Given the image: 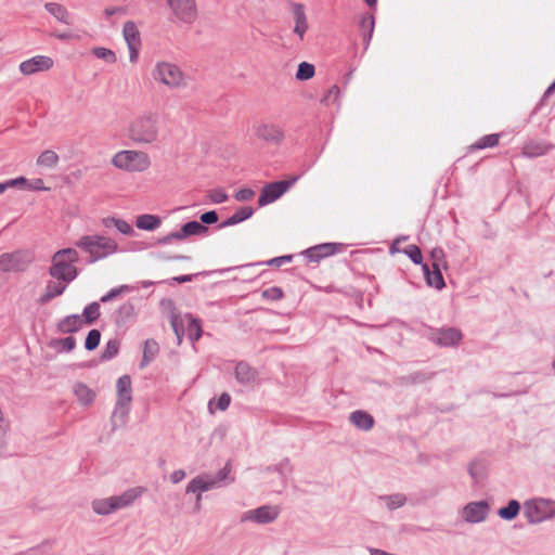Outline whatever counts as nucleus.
I'll return each instance as SVG.
<instances>
[{
	"mask_svg": "<svg viewBox=\"0 0 555 555\" xmlns=\"http://www.w3.org/2000/svg\"><path fill=\"white\" fill-rule=\"evenodd\" d=\"M162 131L160 115L155 111H146L129 124L127 134L137 145H155L160 142Z\"/></svg>",
	"mask_w": 555,
	"mask_h": 555,
	"instance_id": "1",
	"label": "nucleus"
},
{
	"mask_svg": "<svg viewBox=\"0 0 555 555\" xmlns=\"http://www.w3.org/2000/svg\"><path fill=\"white\" fill-rule=\"evenodd\" d=\"M152 77L155 82L168 90H184L189 87V77L175 63L158 61L152 69Z\"/></svg>",
	"mask_w": 555,
	"mask_h": 555,
	"instance_id": "2",
	"label": "nucleus"
},
{
	"mask_svg": "<svg viewBox=\"0 0 555 555\" xmlns=\"http://www.w3.org/2000/svg\"><path fill=\"white\" fill-rule=\"evenodd\" d=\"M111 164L118 170L139 173L147 171L152 166V160L144 151L120 150L112 156Z\"/></svg>",
	"mask_w": 555,
	"mask_h": 555,
	"instance_id": "3",
	"label": "nucleus"
},
{
	"mask_svg": "<svg viewBox=\"0 0 555 555\" xmlns=\"http://www.w3.org/2000/svg\"><path fill=\"white\" fill-rule=\"evenodd\" d=\"M78 261V253L74 248H65L56 251L52 258L50 268L51 276L65 283L73 281L77 275L74 263Z\"/></svg>",
	"mask_w": 555,
	"mask_h": 555,
	"instance_id": "4",
	"label": "nucleus"
},
{
	"mask_svg": "<svg viewBox=\"0 0 555 555\" xmlns=\"http://www.w3.org/2000/svg\"><path fill=\"white\" fill-rule=\"evenodd\" d=\"M76 246L88 253L91 261H96L113 255L118 248L115 240L101 235L81 236L76 242Z\"/></svg>",
	"mask_w": 555,
	"mask_h": 555,
	"instance_id": "5",
	"label": "nucleus"
},
{
	"mask_svg": "<svg viewBox=\"0 0 555 555\" xmlns=\"http://www.w3.org/2000/svg\"><path fill=\"white\" fill-rule=\"evenodd\" d=\"M289 14L292 18V34L298 42L302 43L310 30L306 5L300 2H291Z\"/></svg>",
	"mask_w": 555,
	"mask_h": 555,
	"instance_id": "6",
	"label": "nucleus"
},
{
	"mask_svg": "<svg viewBox=\"0 0 555 555\" xmlns=\"http://www.w3.org/2000/svg\"><path fill=\"white\" fill-rule=\"evenodd\" d=\"M524 514L531 524L542 522L555 515V503L544 499L527 501Z\"/></svg>",
	"mask_w": 555,
	"mask_h": 555,
	"instance_id": "7",
	"label": "nucleus"
},
{
	"mask_svg": "<svg viewBox=\"0 0 555 555\" xmlns=\"http://www.w3.org/2000/svg\"><path fill=\"white\" fill-rule=\"evenodd\" d=\"M254 135L257 140L280 145L284 141L285 134L282 128L271 121H259L254 125Z\"/></svg>",
	"mask_w": 555,
	"mask_h": 555,
	"instance_id": "8",
	"label": "nucleus"
},
{
	"mask_svg": "<svg viewBox=\"0 0 555 555\" xmlns=\"http://www.w3.org/2000/svg\"><path fill=\"white\" fill-rule=\"evenodd\" d=\"M33 257L29 253L18 250L14 253H5L0 256V271L14 272L23 271L31 262Z\"/></svg>",
	"mask_w": 555,
	"mask_h": 555,
	"instance_id": "9",
	"label": "nucleus"
},
{
	"mask_svg": "<svg viewBox=\"0 0 555 555\" xmlns=\"http://www.w3.org/2000/svg\"><path fill=\"white\" fill-rule=\"evenodd\" d=\"M297 178L291 180L276 181L266 184L258 198L259 206L269 205L279 199L295 182Z\"/></svg>",
	"mask_w": 555,
	"mask_h": 555,
	"instance_id": "10",
	"label": "nucleus"
},
{
	"mask_svg": "<svg viewBox=\"0 0 555 555\" xmlns=\"http://www.w3.org/2000/svg\"><path fill=\"white\" fill-rule=\"evenodd\" d=\"M173 16L183 23H192L197 16L195 0H166Z\"/></svg>",
	"mask_w": 555,
	"mask_h": 555,
	"instance_id": "11",
	"label": "nucleus"
},
{
	"mask_svg": "<svg viewBox=\"0 0 555 555\" xmlns=\"http://www.w3.org/2000/svg\"><path fill=\"white\" fill-rule=\"evenodd\" d=\"M122 36L129 49V61L135 64L139 60V51L141 48V36L137 25L128 21L124 24Z\"/></svg>",
	"mask_w": 555,
	"mask_h": 555,
	"instance_id": "12",
	"label": "nucleus"
},
{
	"mask_svg": "<svg viewBox=\"0 0 555 555\" xmlns=\"http://www.w3.org/2000/svg\"><path fill=\"white\" fill-rule=\"evenodd\" d=\"M229 472H230V468L228 466H225L216 476H209V475L198 476L189 482V485L186 487V492L194 493L196 491H207V490L211 489L212 487H215L218 482L223 480L227 477Z\"/></svg>",
	"mask_w": 555,
	"mask_h": 555,
	"instance_id": "13",
	"label": "nucleus"
},
{
	"mask_svg": "<svg viewBox=\"0 0 555 555\" xmlns=\"http://www.w3.org/2000/svg\"><path fill=\"white\" fill-rule=\"evenodd\" d=\"M53 60L46 55H36L20 64V70L23 75L29 76L39 72H46L53 67Z\"/></svg>",
	"mask_w": 555,
	"mask_h": 555,
	"instance_id": "14",
	"label": "nucleus"
},
{
	"mask_svg": "<svg viewBox=\"0 0 555 555\" xmlns=\"http://www.w3.org/2000/svg\"><path fill=\"white\" fill-rule=\"evenodd\" d=\"M117 406L120 409L128 408L132 401L131 378L124 375L117 380Z\"/></svg>",
	"mask_w": 555,
	"mask_h": 555,
	"instance_id": "15",
	"label": "nucleus"
},
{
	"mask_svg": "<svg viewBox=\"0 0 555 555\" xmlns=\"http://www.w3.org/2000/svg\"><path fill=\"white\" fill-rule=\"evenodd\" d=\"M488 512L489 506L486 502H473L464 507L462 516L468 522H479L486 518Z\"/></svg>",
	"mask_w": 555,
	"mask_h": 555,
	"instance_id": "16",
	"label": "nucleus"
},
{
	"mask_svg": "<svg viewBox=\"0 0 555 555\" xmlns=\"http://www.w3.org/2000/svg\"><path fill=\"white\" fill-rule=\"evenodd\" d=\"M207 231V228L198 221H190L185 223L179 232L170 233L166 236L165 242L171 240L182 241L192 235H199Z\"/></svg>",
	"mask_w": 555,
	"mask_h": 555,
	"instance_id": "17",
	"label": "nucleus"
},
{
	"mask_svg": "<svg viewBox=\"0 0 555 555\" xmlns=\"http://www.w3.org/2000/svg\"><path fill=\"white\" fill-rule=\"evenodd\" d=\"M279 515V509L272 506H262L257 509L249 511L245 514L244 519L257 521L259 524H268L273 521Z\"/></svg>",
	"mask_w": 555,
	"mask_h": 555,
	"instance_id": "18",
	"label": "nucleus"
},
{
	"mask_svg": "<svg viewBox=\"0 0 555 555\" xmlns=\"http://www.w3.org/2000/svg\"><path fill=\"white\" fill-rule=\"evenodd\" d=\"M462 339V334L455 328H444L435 334L434 340L440 346H453Z\"/></svg>",
	"mask_w": 555,
	"mask_h": 555,
	"instance_id": "19",
	"label": "nucleus"
},
{
	"mask_svg": "<svg viewBox=\"0 0 555 555\" xmlns=\"http://www.w3.org/2000/svg\"><path fill=\"white\" fill-rule=\"evenodd\" d=\"M44 8L57 22L65 25L72 24V16L64 5L55 2H49L46 3Z\"/></svg>",
	"mask_w": 555,
	"mask_h": 555,
	"instance_id": "20",
	"label": "nucleus"
},
{
	"mask_svg": "<svg viewBox=\"0 0 555 555\" xmlns=\"http://www.w3.org/2000/svg\"><path fill=\"white\" fill-rule=\"evenodd\" d=\"M140 489H130L118 496H111L113 502L114 511L130 505L137 498L141 495Z\"/></svg>",
	"mask_w": 555,
	"mask_h": 555,
	"instance_id": "21",
	"label": "nucleus"
},
{
	"mask_svg": "<svg viewBox=\"0 0 555 555\" xmlns=\"http://www.w3.org/2000/svg\"><path fill=\"white\" fill-rule=\"evenodd\" d=\"M423 269H424L427 282L430 286H434L437 289H441L444 286L443 276H442V273L440 271L438 263L433 266V271L429 270L427 264H424Z\"/></svg>",
	"mask_w": 555,
	"mask_h": 555,
	"instance_id": "22",
	"label": "nucleus"
},
{
	"mask_svg": "<svg viewBox=\"0 0 555 555\" xmlns=\"http://www.w3.org/2000/svg\"><path fill=\"white\" fill-rule=\"evenodd\" d=\"M83 325V318L79 314L66 317L59 324V328L63 333H74L81 328Z\"/></svg>",
	"mask_w": 555,
	"mask_h": 555,
	"instance_id": "23",
	"label": "nucleus"
},
{
	"mask_svg": "<svg viewBox=\"0 0 555 555\" xmlns=\"http://www.w3.org/2000/svg\"><path fill=\"white\" fill-rule=\"evenodd\" d=\"M160 223L159 217L150 214L140 215L135 219L137 228L145 231H153L157 229Z\"/></svg>",
	"mask_w": 555,
	"mask_h": 555,
	"instance_id": "24",
	"label": "nucleus"
},
{
	"mask_svg": "<svg viewBox=\"0 0 555 555\" xmlns=\"http://www.w3.org/2000/svg\"><path fill=\"white\" fill-rule=\"evenodd\" d=\"M60 157L56 152L52 150H46L39 154L37 158V165L46 169H53L57 166Z\"/></svg>",
	"mask_w": 555,
	"mask_h": 555,
	"instance_id": "25",
	"label": "nucleus"
},
{
	"mask_svg": "<svg viewBox=\"0 0 555 555\" xmlns=\"http://www.w3.org/2000/svg\"><path fill=\"white\" fill-rule=\"evenodd\" d=\"M351 422L360 429L369 430L374 425L372 415L363 411H356L350 416Z\"/></svg>",
	"mask_w": 555,
	"mask_h": 555,
	"instance_id": "26",
	"label": "nucleus"
},
{
	"mask_svg": "<svg viewBox=\"0 0 555 555\" xmlns=\"http://www.w3.org/2000/svg\"><path fill=\"white\" fill-rule=\"evenodd\" d=\"M66 286L61 283H49L44 289V292L41 294L39 298L40 304H47L53 298L62 295L65 291Z\"/></svg>",
	"mask_w": 555,
	"mask_h": 555,
	"instance_id": "27",
	"label": "nucleus"
},
{
	"mask_svg": "<svg viewBox=\"0 0 555 555\" xmlns=\"http://www.w3.org/2000/svg\"><path fill=\"white\" fill-rule=\"evenodd\" d=\"M74 392L77 399L85 405L90 404L95 398L94 391L85 384H77Z\"/></svg>",
	"mask_w": 555,
	"mask_h": 555,
	"instance_id": "28",
	"label": "nucleus"
},
{
	"mask_svg": "<svg viewBox=\"0 0 555 555\" xmlns=\"http://www.w3.org/2000/svg\"><path fill=\"white\" fill-rule=\"evenodd\" d=\"M159 346L157 341L154 339H147L144 344V350H143V359L141 362V366H145L147 363H150L158 353Z\"/></svg>",
	"mask_w": 555,
	"mask_h": 555,
	"instance_id": "29",
	"label": "nucleus"
},
{
	"mask_svg": "<svg viewBox=\"0 0 555 555\" xmlns=\"http://www.w3.org/2000/svg\"><path fill=\"white\" fill-rule=\"evenodd\" d=\"M254 214V209L249 206H245L235 211L227 221L223 222V225H234L240 223L248 218H250Z\"/></svg>",
	"mask_w": 555,
	"mask_h": 555,
	"instance_id": "30",
	"label": "nucleus"
},
{
	"mask_svg": "<svg viewBox=\"0 0 555 555\" xmlns=\"http://www.w3.org/2000/svg\"><path fill=\"white\" fill-rule=\"evenodd\" d=\"M315 74V67L313 64L308 62H301L298 64L296 72V79L300 81L311 79Z\"/></svg>",
	"mask_w": 555,
	"mask_h": 555,
	"instance_id": "31",
	"label": "nucleus"
},
{
	"mask_svg": "<svg viewBox=\"0 0 555 555\" xmlns=\"http://www.w3.org/2000/svg\"><path fill=\"white\" fill-rule=\"evenodd\" d=\"M185 320L188 321V336L191 340L196 341L202 336V325L198 320L194 319L191 315H186Z\"/></svg>",
	"mask_w": 555,
	"mask_h": 555,
	"instance_id": "32",
	"label": "nucleus"
},
{
	"mask_svg": "<svg viewBox=\"0 0 555 555\" xmlns=\"http://www.w3.org/2000/svg\"><path fill=\"white\" fill-rule=\"evenodd\" d=\"M105 225L106 227L114 225L117 229V231H119L121 234H125V235L133 234V229H132L131 224L124 219H119V218L106 219Z\"/></svg>",
	"mask_w": 555,
	"mask_h": 555,
	"instance_id": "33",
	"label": "nucleus"
},
{
	"mask_svg": "<svg viewBox=\"0 0 555 555\" xmlns=\"http://www.w3.org/2000/svg\"><path fill=\"white\" fill-rule=\"evenodd\" d=\"M519 509V503L516 500H512L506 507L499 509V516L505 520H512L518 515Z\"/></svg>",
	"mask_w": 555,
	"mask_h": 555,
	"instance_id": "34",
	"label": "nucleus"
},
{
	"mask_svg": "<svg viewBox=\"0 0 555 555\" xmlns=\"http://www.w3.org/2000/svg\"><path fill=\"white\" fill-rule=\"evenodd\" d=\"M91 52L95 57L103 60L108 64H114L117 61L115 52L111 49L104 47H95L92 49Z\"/></svg>",
	"mask_w": 555,
	"mask_h": 555,
	"instance_id": "35",
	"label": "nucleus"
},
{
	"mask_svg": "<svg viewBox=\"0 0 555 555\" xmlns=\"http://www.w3.org/2000/svg\"><path fill=\"white\" fill-rule=\"evenodd\" d=\"M235 375L241 383H250L254 379V372L246 363H238L236 365Z\"/></svg>",
	"mask_w": 555,
	"mask_h": 555,
	"instance_id": "36",
	"label": "nucleus"
},
{
	"mask_svg": "<svg viewBox=\"0 0 555 555\" xmlns=\"http://www.w3.org/2000/svg\"><path fill=\"white\" fill-rule=\"evenodd\" d=\"M499 144V134H488L480 138L476 143H474L470 149L481 150L487 147H493Z\"/></svg>",
	"mask_w": 555,
	"mask_h": 555,
	"instance_id": "37",
	"label": "nucleus"
},
{
	"mask_svg": "<svg viewBox=\"0 0 555 555\" xmlns=\"http://www.w3.org/2000/svg\"><path fill=\"white\" fill-rule=\"evenodd\" d=\"M95 513L106 515L114 512L112 498L96 500L92 503Z\"/></svg>",
	"mask_w": 555,
	"mask_h": 555,
	"instance_id": "38",
	"label": "nucleus"
},
{
	"mask_svg": "<svg viewBox=\"0 0 555 555\" xmlns=\"http://www.w3.org/2000/svg\"><path fill=\"white\" fill-rule=\"evenodd\" d=\"M547 147L540 143H528L524 146L522 153L529 157H537L545 154Z\"/></svg>",
	"mask_w": 555,
	"mask_h": 555,
	"instance_id": "39",
	"label": "nucleus"
},
{
	"mask_svg": "<svg viewBox=\"0 0 555 555\" xmlns=\"http://www.w3.org/2000/svg\"><path fill=\"white\" fill-rule=\"evenodd\" d=\"M170 324H171L172 330L177 336L178 344H181V341L183 339V335H184L183 319L173 312L170 317Z\"/></svg>",
	"mask_w": 555,
	"mask_h": 555,
	"instance_id": "40",
	"label": "nucleus"
},
{
	"mask_svg": "<svg viewBox=\"0 0 555 555\" xmlns=\"http://www.w3.org/2000/svg\"><path fill=\"white\" fill-rule=\"evenodd\" d=\"M100 317V305L92 302L88 305L83 310V318L88 324L93 323Z\"/></svg>",
	"mask_w": 555,
	"mask_h": 555,
	"instance_id": "41",
	"label": "nucleus"
},
{
	"mask_svg": "<svg viewBox=\"0 0 555 555\" xmlns=\"http://www.w3.org/2000/svg\"><path fill=\"white\" fill-rule=\"evenodd\" d=\"M101 339V333L98 330H91L86 338L85 347L87 350L95 349Z\"/></svg>",
	"mask_w": 555,
	"mask_h": 555,
	"instance_id": "42",
	"label": "nucleus"
},
{
	"mask_svg": "<svg viewBox=\"0 0 555 555\" xmlns=\"http://www.w3.org/2000/svg\"><path fill=\"white\" fill-rule=\"evenodd\" d=\"M404 253L410 257V259L418 264L423 260V256L421 249L416 245H410L404 249Z\"/></svg>",
	"mask_w": 555,
	"mask_h": 555,
	"instance_id": "43",
	"label": "nucleus"
},
{
	"mask_svg": "<svg viewBox=\"0 0 555 555\" xmlns=\"http://www.w3.org/2000/svg\"><path fill=\"white\" fill-rule=\"evenodd\" d=\"M262 297L268 300H279L283 297V292L280 287H270L262 292Z\"/></svg>",
	"mask_w": 555,
	"mask_h": 555,
	"instance_id": "44",
	"label": "nucleus"
},
{
	"mask_svg": "<svg viewBox=\"0 0 555 555\" xmlns=\"http://www.w3.org/2000/svg\"><path fill=\"white\" fill-rule=\"evenodd\" d=\"M128 289L129 288L126 285H122V286L117 287V288H113L107 294H105L104 296L101 297V301L102 302L111 301L112 299L116 298L117 296L128 292Z\"/></svg>",
	"mask_w": 555,
	"mask_h": 555,
	"instance_id": "45",
	"label": "nucleus"
},
{
	"mask_svg": "<svg viewBox=\"0 0 555 555\" xmlns=\"http://www.w3.org/2000/svg\"><path fill=\"white\" fill-rule=\"evenodd\" d=\"M234 197L238 202H249L255 197V192L249 188H244L238 190Z\"/></svg>",
	"mask_w": 555,
	"mask_h": 555,
	"instance_id": "46",
	"label": "nucleus"
},
{
	"mask_svg": "<svg viewBox=\"0 0 555 555\" xmlns=\"http://www.w3.org/2000/svg\"><path fill=\"white\" fill-rule=\"evenodd\" d=\"M119 345L116 340H109L106 345L103 358L111 359L118 353Z\"/></svg>",
	"mask_w": 555,
	"mask_h": 555,
	"instance_id": "47",
	"label": "nucleus"
},
{
	"mask_svg": "<svg viewBox=\"0 0 555 555\" xmlns=\"http://www.w3.org/2000/svg\"><path fill=\"white\" fill-rule=\"evenodd\" d=\"M338 95H339V89L336 86H333L328 90L326 95L324 96L323 101H324V103H326L328 105L334 104L337 102Z\"/></svg>",
	"mask_w": 555,
	"mask_h": 555,
	"instance_id": "48",
	"label": "nucleus"
},
{
	"mask_svg": "<svg viewBox=\"0 0 555 555\" xmlns=\"http://www.w3.org/2000/svg\"><path fill=\"white\" fill-rule=\"evenodd\" d=\"M209 198L215 204H221L228 199V195L225 194V192L223 190H215V191L210 192Z\"/></svg>",
	"mask_w": 555,
	"mask_h": 555,
	"instance_id": "49",
	"label": "nucleus"
},
{
	"mask_svg": "<svg viewBox=\"0 0 555 555\" xmlns=\"http://www.w3.org/2000/svg\"><path fill=\"white\" fill-rule=\"evenodd\" d=\"M433 266L438 263L439 267L444 263V253L441 248H434L430 253Z\"/></svg>",
	"mask_w": 555,
	"mask_h": 555,
	"instance_id": "50",
	"label": "nucleus"
},
{
	"mask_svg": "<svg viewBox=\"0 0 555 555\" xmlns=\"http://www.w3.org/2000/svg\"><path fill=\"white\" fill-rule=\"evenodd\" d=\"M57 344L65 351H70L76 346V341L73 337L62 338L57 341Z\"/></svg>",
	"mask_w": 555,
	"mask_h": 555,
	"instance_id": "51",
	"label": "nucleus"
},
{
	"mask_svg": "<svg viewBox=\"0 0 555 555\" xmlns=\"http://www.w3.org/2000/svg\"><path fill=\"white\" fill-rule=\"evenodd\" d=\"M218 221V215L216 211H207L201 216V223L211 224Z\"/></svg>",
	"mask_w": 555,
	"mask_h": 555,
	"instance_id": "52",
	"label": "nucleus"
},
{
	"mask_svg": "<svg viewBox=\"0 0 555 555\" xmlns=\"http://www.w3.org/2000/svg\"><path fill=\"white\" fill-rule=\"evenodd\" d=\"M230 402H231V397L228 395V393H222L217 403H216V406L217 409H219L220 411H224L228 409V406L230 405Z\"/></svg>",
	"mask_w": 555,
	"mask_h": 555,
	"instance_id": "53",
	"label": "nucleus"
},
{
	"mask_svg": "<svg viewBox=\"0 0 555 555\" xmlns=\"http://www.w3.org/2000/svg\"><path fill=\"white\" fill-rule=\"evenodd\" d=\"M29 181L24 177H18L15 179H11L7 181L8 189L9 188H16V186H25L28 188Z\"/></svg>",
	"mask_w": 555,
	"mask_h": 555,
	"instance_id": "54",
	"label": "nucleus"
},
{
	"mask_svg": "<svg viewBox=\"0 0 555 555\" xmlns=\"http://www.w3.org/2000/svg\"><path fill=\"white\" fill-rule=\"evenodd\" d=\"M27 189L33 190V191H47V190H49V188L44 186V183H43L42 179H35V180H33L31 182L28 183V188Z\"/></svg>",
	"mask_w": 555,
	"mask_h": 555,
	"instance_id": "55",
	"label": "nucleus"
},
{
	"mask_svg": "<svg viewBox=\"0 0 555 555\" xmlns=\"http://www.w3.org/2000/svg\"><path fill=\"white\" fill-rule=\"evenodd\" d=\"M389 501V506L392 507V508H396V507H400L403 505L405 499L403 495L401 494H397V495H393V496H390L388 499Z\"/></svg>",
	"mask_w": 555,
	"mask_h": 555,
	"instance_id": "56",
	"label": "nucleus"
},
{
	"mask_svg": "<svg viewBox=\"0 0 555 555\" xmlns=\"http://www.w3.org/2000/svg\"><path fill=\"white\" fill-rule=\"evenodd\" d=\"M185 477V473L184 470L182 469H178V470H175L171 475H170V480L172 483H178L180 482L181 480H183Z\"/></svg>",
	"mask_w": 555,
	"mask_h": 555,
	"instance_id": "57",
	"label": "nucleus"
},
{
	"mask_svg": "<svg viewBox=\"0 0 555 555\" xmlns=\"http://www.w3.org/2000/svg\"><path fill=\"white\" fill-rule=\"evenodd\" d=\"M192 278H193L192 275H181V276H176L172 280L178 283H185V282L192 281Z\"/></svg>",
	"mask_w": 555,
	"mask_h": 555,
	"instance_id": "58",
	"label": "nucleus"
},
{
	"mask_svg": "<svg viewBox=\"0 0 555 555\" xmlns=\"http://www.w3.org/2000/svg\"><path fill=\"white\" fill-rule=\"evenodd\" d=\"M122 10L120 8H107L105 9L104 11V14L109 17L111 15L113 14H116V13H119L121 12Z\"/></svg>",
	"mask_w": 555,
	"mask_h": 555,
	"instance_id": "59",
	"label": "nucleus"
},
{
	"mask_svg": "<svg viewBox=\"0 0 555 555\" xmlns=\"http://www.w3.org/2000/svg\"><path fill=\"white\" fill-rule=\"evenodd\" d=\"M55 36H56V38H59L61 40L70 39L72 38V36L69 34H67V33L56 34Z\"/></svg>",
	"mask_w": 555,
	"mask_h": 555,
	"instance_id": "60",
	"label": "nucleus"
},
{
	"mask_svg": "<svg viewBox=\"0 0 555 555\" xmlns=\"http://www.w3.org/2000/svg\"><path fill=\"white\" fill-rule=\"evenodd\" d=\"M363 23H367V25L370 27H373V24H374L373 17L372 16H367V17L363 18Z\"/></svg>",
	"mask_w": 555,
	"mask_h": 555,
	"instance_id": "61",
	"label": "nucleus"
},
{
	"mask_svg": "<svg viewBox=\"0 0 555 555\" xmlns=\"http://www.w3.org/2000/svg\"><path fill=\"white\" fill-rule=\"evenodd\" d=\"M327 249H328V246H321V247H319L315 250H310L309 253H310V256L313 257L315 251H318V250H327Z\"/></svg>",
	"mask_w": 555,
	"mask_h": 555,
	"instance_id": "62",
	"label": "nucleus"
},
{
	"mask_svg": "<svg viewBox=\"0 0 555 555\" xmlns=\"http://www.w3.org/2000/svg\"><path fill=\"white\" fill-rule=\"evenodd\" d=\"M555 90V81L547 88L545 95L551 94Z\"/></svg>",
	"mask_w": 555,
	"mask_h": 555,
	"instance_id": "63",
	"label": "nucleus"
},
{
	"mask_svg": "<svg viewBox=\"0 0 555 555\" xmlns=\"http://www.w3.org/2000/svg\"><path fill=\"white\" fill-rule=\"evenodd\" d=\"M8 190L7 182L0 183V194L4 193Z\"/></svg>",
	"mask_w": 555,
	"mask_h": 555,
	"instance_id": "64",
	"label": "nucleus"
}]
</instances>
